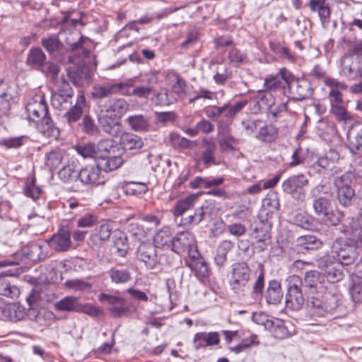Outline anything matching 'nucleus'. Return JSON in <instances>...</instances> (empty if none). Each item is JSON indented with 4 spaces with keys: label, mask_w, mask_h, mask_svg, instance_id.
<instances>
[{
    "label": "nucleus",
    "mask_w": 362,
    "mask_h": 362,
    "mask_svg": "<svg viewBox=\"0 0 362 362\" xmlns=\"http://www.w3.org/2000/svg\"><path fill=\"white\" fill-rule=\"evenodd\" d=\"M197 197L195 195H190L177 201L175 205L174 215L175 216L183 215L185 212L194 206Z\"/></svg>",
    "instance_id": "50"
},
{
    "label": "nucleus",
    "mask_w": 362,
    "mask_h": 362,
    "mask_svg": "<svg viewBox=\"0 0 362 362\" xmlns=\"http://www.w3.org/2000/svg\"><path fill=\"white\" fill-rule=\"evenodd\" d=\"M56 251H66L71 247V233L67 228H61L57 233L47 240Z\"/></svg>",
    "instance_id": "21"
},
{
    "label": "nucleus",
    "mask_w": 362,
    "mask_h": 362,
    "mask_svg": "<svg viewBox=\"0 0 362 362\" xmlns=\"http://www.w3.org/2000/svg\"><path fill=\"white\" fill-rule=\"evenodd\" d=\"M107 274L116 284H126L132 279V274L127 269L112 267L107 271Z\"/></svg>",
    "instance_id": "41"
},
{
    "label": "nucleus",
    "mask_w": 362,
    "mask_h": 362,
    "mask_svg": "<svg viewBox=\"0 0 362 362\" xmlns=\"http://www.w3.org/2000/svg\"><path fill=\"white\" fill-rule=\"evenodd\" d=\"M256 110H260L262 108H271L272 106L274 105L275 100L270 92L259 91L256 96Z\"/></svg>",
    "instance_id": "53"
},
{
    "label": "nucleus",
    "mask_w": 362,
    "mask_h": 362,
    "mask_svg": "<svg viewBox=\"0 0 362 362\" xmlns=\"http://www.w3.org/2000/svg\"><path fill=\"white\" fill-rule=\"evenodd\" d=\"M219 341V334L216 332H199L194 334L193 339V344L196 350H199L202 347L217 345Z\"/></svg>",
    "instance_id": "27"
},
{
    "label": "nucleus",
    "mask_w": 362,
    "mask_h": 362,
    "mask_svg": "<svg viewBox=\"0 0 362 362\" xmlns=\"http://www.w3.org/2000/svg\"><path fill=\"white\" fill-rule=\"evenodd\" d=\"M308 183V179L304 174L293 175L282 182L281 189L298 204H302L306 199L307 192L305 187Z\"/></svg>",
    "instance_id": "4"
},
{
    "label": "nucleus",
    "mask_w": 362,
    "mask_h": 362,
    "mask_svg": "<svg viewBox=\"0 0 362 362\" xmlns=\"http://www.w3.org/2000/svg\"><path fill=\"white\" fill-rule=\"evenodd\" d=\"M128 104L123 99L100 101L98 105V122L103 131L112 136L122 133V125L115 121L127 110Z\"/></svg>",
    "instance_id": "2"
},
{
    "label": "nucleus",
    "mask_w": 362,
    "mask_h": 362,
    "mask_svg": "<svg viewBox=\"0 0 362 362\" xmlns=\"http://www.w3.org/2000/svg\"><path fill=\"white\" fill-rule=\"evenodd\" d=\"M349 174H344L335 180L334 184L337 187V199L340 204L348 206L355 195V191L347 184H343L344 180L349 178Z\"/></svg>",
    "instance_id": "18"
},
{
    "label": "nucleus",
    "mask_w": 362,
    "mask_h": 362,
    "mask_svg": "<svg viewBox=\"0 0 362 362\" xmlns=\"http://www.w3.org/2000/svg\"><path fill=\"white\" fill-rule=\"evenodd\" d=\"M288 292L286 296V306L294 310H299L305 303V298L301 289L303 282L296 275L288 276L286 280Z\"/></svg>",
    "instance_id": "6"
},
{
    "label": "nucleus",
    "mask_w": 362,
    "mask_h": 362,
    "mask_svg": "<svg viewBox=\"0 0 362 362\" xmlns=\"http://www.w3.org/2000/svg\"><path fill=\"white\" fill-rule=\"evenodd\" d=\"M136 257L148 269L155 268L158 262L156 249L149 243H141L137 248Z\"/></svg>",
    "instance_id": "16"
},
{
    "label": "nucleus",
    "mask_w": 362,
    "mask_h": 362,
    "mask_svg": "<svg viewBox=\"0 0 362 362\" xmlns=\"http://www.w3.org/2000/svg\"><path fill=\"white\" fill-rule=\"evenodd\" d=\"M112 233V225L107 222H103L94 229L91 240L96 245H102L109 240Z\"/></svg>",
    "instance_id": "30"
},
{
    "label": "nucleus",
    "mask_w": 362,
    "mask_h": 362,
    "mask_svg": "<svg viewBox=\"0 0 362 362\" xmlns=\"http://www.w3.org/2000/svg\"><path fill=\"white\" fill-rule=\"evenodd\" d=\"M121 145L126 151H139L144 146L141 137L132 133H124L121 136Z\"/></svg>",
    "instance_id": "37"
},
{
    "label": "nucleus",
    "mask_w": 362,
    "mask_h": 362,
    "mask_svg": "<svg viewBox=\"0 0 362 362\" xmlns=\"http://www.w3.org/2000/svg\"><path fill=\"white\" fill-rule=\"evenodd\" d=\"M42 45L51 54H54L62 47V43L56 37H53L43 39Z\"/></svg>",
    "instance_id": "64"
},
{
    "label": "nucleus",
    "mask_w": 362,
    "mask_h": 362,
    "mask_svg": "<svg viewBox=\"0 0 362 362\" xmlns=\"http://www.w3.org/2000/svg\"><path fill=\"white\" fill-rule=\"evenodd\" d=\"M79 299L73 296H68L54 303V308L59 311L78 312Z\"/></svg>",
    "instance_id": "40"
},
{
    "label": "nucleus",
    "mask_w": 362,
    "mask_h": 362,
    "mask_svg": "<svg viewBox=\"0 0 362 362\" xmlns=\"http://www.w3.org/2000/svg\"><path fill=\"white\" fill-rule=\"evenodd\" d=\"M112 239L115 247L117 248L119 255L124 256L128 250L127 238L126 235L119 230H114Z\"/></svg>",
    "instance_id": "47"
},
{
    "label": "nucleus",
    "mask_w": 362,
    "mask_h": 362,
    "mask_svg": "<svg viewBox=\"0 0 362 362\" xmlns=\"http://www.w3.org/2000/svg\"><path fill=\"white\" fill-rule=\"evenodd\" d=\"M210 209L208 206L202 205L197 208L192 215L181 218V225L185 227L199 224L206 214H209Z\"/></svg>",
    "instance_id": "34"
},
{
    "label": "nucleus",
    "mask_w": 362,
    "mask_h": 362,
    "mask_svg": "<svg viewBox=\"0 0 362 362\" xmlns=\"http://www.w3.org/2000/svg\"><path fill=\"white\" fill-rule=\"evenodd\" d=\"M291 78L292 74L286 68H282L276 74L267 77L264 81V86L271 90H279L286 93Z\"/></svg>",
    "instance_id": "14"
},
{
    "label": "nucleus",
    "mask_w": 362,
    "mask_h": 362,
    "mask_svg": "<svg viewBox=\"0 0 362 362\" xmlns=\"http://www.w3.org/2000/svg\"><path fill=\"white\" fill-rule=\"evenodd\" d=\"M304 286L310 290V293H317L309 301L311 308L312 315L317 317L325 316V314L331 313L337 306V297L329 293H325L322 299L319 298V293H322L325 285L324 276L317 271L306 272L304 278Z\"/></svg>",
    "instance_id": "1"
},
{
    "label": "nucleus",
    "mask_w": 362,
    "mask_h": 362,
    "mask_svg": "<svg viewBox=\"0 0 362 362\" xmlns=\"http://www.w3.org/2000/svg\"><path fill=\"white\" fill-rule=\"evenodd\" d=\"M78 180L87 186H95L104 182L100 176V170L98 165H86L81 168L78 173Z\"/></svg>",
    "instance_id": "17"
},
{
    "label": "nucleus",
    "mask_w": 362,
    "mask_h": 362,
    "mask_svg": "<svg viewBox=\"0 0 362 362\" xmlns=\"http://www.w3.org/2000/svg\"><path fill=\"white\" fill-rule=\"evenodd\" d=\"M16 258L14 261L18 262L24 259H29L33 262L43 260L49 257L47 247L46 244L42 245L37 242H33L25 246L21 252L15 254Z\"/></svg>",
    "instance_id": "8"
},
{
    "label": "nucleus",
    "mask_w": 362,
    "mask_h": 362,
    "mask_svg": "<svg viewBox=\"0 0 362 362\" xmlns=\"http://www.w3.org/2000/svg\"><path fill=\"white\" fill-rule=\"evenodd\" d=\"M315 214L332 226L338 225L344 217L341 211H334L331 205L332 193L327 185H318L310 191Z\"/></svg>",
    "instance_id": "3"
},
{
    "label": "nucleus",
    "mask_w": 362,
    "mask_h": 362,
    "mask_svg": "<svg viewBox=\"0 0 362 362\" xmlns=\"http://www.w3.org/2000/svg\"><path fill=\"white\" fill-rule=\"evenodd\" d=\"M46 57L40 48L31 49L28 54L27 64L33 67L38 68L43 65Z\"/></svg>",
    "instance_id": "49"
},
{
    "label": "nucleus",
    "mask_w": 362,
    "mask_h": 362,
    "mask_svg": "<svg viewBox=\"0 0 362 362\" xmlns=\"http://www.w3.org/2000/svg\"><path fill=\"white\" fill-rule=\"evenodd\" d=\"M25 110L28 120L34 122H39L48 117V107L42 95H36L30 99L26 104Z\"/></svg>",
    "instance_id": "11"
},
{
    "label": "nucleus",
    "mask_w": 362,
    "mask_h": 362,
    "mask_svg": "<svg viewBox=\"0 0 362 362\" xmlns=\"http://www.w3.org/2000/svg\"><path fill=\"white\" fill-rule=\"evenodd\" d=\"M257 344H259V341L257 336L255 334H250L248 337L243 339L242 341L236 346L230 347V349L232 351L238 354L251 346Z\"/></svg>",
    "instance_id": "57"
},
{
    "label": "nucleus",
    "mask_w": 362,
    "mask_h": 362,
    "mask_svg": "<svg viewBox=\"0 0 362 362\" xmlns=\"http://www.w3.org/2000/svg\"><path fill=\"white\" fill-rule=\"evenodd\" d=\"M127 121L132 129L135 132H147L149 130V122L142 115L130 116L127 119Z\"/></svg>",
    "instance_id": "44"
},
{
    "label": "nucleus",
    "mask_w": 362,
    "mask_h": 362,
    "mask_svg": "<svg viewBox=\"0 0 362 362\" xmlns=\"http://www.w3.org/2000/svg\"><path fill=\"white\" fill-rule=\"evenodd\" d=\"M252 319L255 323L264 326L266 329L270 327V323H272V320H274L273 317L262 312L254 313Z\"/></svg>",
    "instance_id": "62"
},
{
    "label": "nucleus",
    "mask_w": 362,
    "mask_h": 362,
    "mask_svg": "<svg viewBox=\"0 0 362 362\" xmlns=\"http://www.w3.org/2000/svg\"><path fill=\"white\" fill-rule=\"evenodd\" d=\"M86 107V100L84 95L82 92H79L76 97L75 105L74 106L71 105L64 115L67 122L71 124L79 120Z\"/></svg>",
    "instance_id": "26"
},
{
    "label": "nucleus",
    "mask_w": 362,
    "mask_h": 362,
    "mask_svg": "<svg viewBox=\"0 0 362 362\" xmlns=\"http://www.w3.org/2000/svg\"><path fill=\"white\" fill-rule=\"evenodd\" d=\"M218 143L222 151H230L236 144L235 139L229 133L228 127L219 126L218 128Z\"/></svg>",
    "instance_id": "39"
},
{
    "label": "nucleus",
    "mask_w": 362,
    "mask_h": 362,
    "mask_svg": "<svg viewBox=\"0 0 362 362\" xmlns=\"http://www.w3.org/2000/svg\"><path fill=\"white\" fill-rule=\"evenodd\" d=\"M317 267L323 271L322 276L329 283L340 281L344 277L342 266L334 263L329 256H323L317 259Z\"/></svg>",
    "instance_id": "10"
},
{
    "label": "nucleus",
    "mask_w": 362,
    "mask_h": 362,
    "mask_svg": "<svg viewBox=\"0 0 362 362\" xmlns=\"http://www.w3.org/2000/svg\"><path fill=\"white\" fill-rule=\"evenodd\" d=\"M234 244L230 240H223L218 246L216 255L214 257L216 264L222 267L227 260L228 252L233 247Z\"/></svg>",
    "instance_id": "43"
},
{
    "label": "nucleus",
    "mask_w": 362,
    "mask_h": 362,
    "mask_svg": "<svg viewBox=\"0 0 362 362\" xmlns=\"http://www.w3.org/2000/svg\"><path fill=\"white\" fill-rule=\"evenodd\" d=\"M216 146L214 144H209L202 153V161L205 165H216L214 153Z\"/></svg>",
    "instance_id": "60"
},
{
    "label": "nucleus",
    "mask_w": 362,
    "mask_h": 362,
    "mask_svg": "<svg viewBox=\"0 0 362 362\" xmlns=\"http://www.w3.org/2000/svg\"><path fill=\"white\" fill-rule=\"evenodd\" d=\"M279 206L280 204L277 194H268L262 201L261 214L262 216L265 215L267 218H270L274 213L279 210Z\"/></svg>",
    "instance_id": "32"
},
{
    "label": "nucleus",
    "mask_w": 362,
    "mask_h": 362,
    "mask_svg": "<svg viewBox=\"0 0 362 362\" xmlns=\"http://www.w3.org/2000/svg\"><path fill=\"white\" fill-rule=\"evenodd\" d=\"M347 139L350 145L362 151V123L355 122L348 129Z\"/></svg>",
    "instance_id": "33"
},
{
    "label": "nucleus",
    "mask_w": 362,
    "mask_h": 362,
    "mask_svg": "<svg viewBox=\"0 0 362 362\" xmlns=\"http://www.w3.org/2000/svg\"><path fill=\"white\" fill-rule=\"evenodd\" d=\"M123 158L118 155L109 154L108 156H100L96 161L100 170L105 172H111L119 168L123 163Z\"/></svg>",
    "instance_id": "29"
},
{
    "label": "nucleus",
    "mask_w": 362,
    "mask_h": 362,
    "mask_svg": "<svg viewBox=\"0 0 362 362\" xmlns=\"http://www.w3.org/2000/svg\"><path fill=\"white\" fill-rule=\"evenodd\" d=\"M251 272L247 264L244 262L235 263L233 265L230 286L233 290H238L244 287L249 282Z\"/></svg>",
    "instance_id": "13"
},
{
    "label": "nucleus",
    "mask_w": 362,
    "mask_h": 362,
    "mask_svg": "<svg viewBox=\"0 0 362 362\" xmlns=\"http://www.w3.org/2000/svg\"><path fill=\"white\" fill-rule=\"evenodd\" d=\"M325 83L330 88L329 93L330 105L334 106L344 103L340 90H346L347 86L344 83L338 81L332 78H325Z\"/></svg>",
    "instance_id": "22"
},
{
    "label": "nucleus",
    "mask_w": 362,
    "mask_h": 362,
    "mask_svg": "<svg viewBox=\"0 0 362 362\" xmlns=\"http://www.w3.org/2000/svg\"><path fill=\"white\" fill-rule=\"evenodd\" d=\"M67 158V155L65 151L56 148L45 156V165L53 169L59 168L62 163L63 160Z\"/></svg>",
    "instance_id": "38"
},
{
    "label": "nucleus",
    "mask_w": 362,
    "mask_h": 362,
    "mask_svg": "<svg viewBox=\"0 0 362 362\" xmlns=\"http://www.w3.org/2000/svg\"><path fill=\"white\" fill-rule=\"evenodd\" d=\"M172 251L177 254L187 252L189 257L199 255L197 250V242L194 235L188 231L177 234L174 237Z\"/></svg>",
    "instance_id": "7"
},
{
    "label": "nucleus",
    "mask_w": 362,
    "mask_h": 362,
    "mask_svg": "<svg viewBox=\"0 0 362 362\" xmlns=\"http://www.w3.org/2000/svg\"><path fill=\"white\" fill-rule=\"evenodd\" d=\"M26 140L27 137L25 136L10 137L3 139L1 144L5 146L7 148H17L23 146Z\"/></svg>",
    "instance_id": "63"
},
{
    "label": "nucleus",
    "mask_w": 362,
    "mask_h": 362,
    "mask_svg": "<svg viewBox=\"0 0 362 362\" xmlns=\"http://www.w3.org/2000/svg\"><path fill=\"white\" fill-rule=\"evenodd\" d=\"M3 317L6 320L18 322L27 316L26 309L20 303H8L1 308Z\"/></svg>",
    "instance_id": "23"
},
{
    "label": "nucleus",
    "mask_w": 362,
    "mask_h": 362,
    "mask_svg": "<svg viewBox=\"0 0 362 362\" xmlns=\"http://www.w3.org/2000/svg\"><path fill=\"white\" fill-rule=\"evenodd\" d=\"M294 223L304 229H310L312 223V217L306 213H298L293 218Z\"/></svg>",
    "instance_id": "61"
},
{
    "label": "nucleus",
    "mask_w": 362,
    "mask_h": 362,
    "mask_svg": "<svg viewBox=\"0 0 362 362\" xmlns=\"http://www.w3.org/2000/svg\"><path fill=\"white\" fill-rule=\"evenodd\" d=\"M73 96V89L69 83L62 78L59 89L52 95L51 104L55 109L67 110L72 104Z\"/></svg>",
    "instance_id": "9"
},
{
    "label": "nucleus",
    "mask_w": 362,
    "mask_h": 362,
    "mask_svg": "<svg viewBox=\"0 0 362 362\" xmlns=\"http://www.w3.org/2000/svg\"><path fill=\"white\" fill-rule=\"evenodd\" d=\"M174 238L169 227H163L154 235L155 247L170 249L172 251Z\"/></svg>",
    "instance_id": "31"
},
{
    "label": "nucleus",
    "mask_w": 362,
    "mask_h": 362,
    "mask_svg": "<svg viewBox=\"0 0 362 362\" xmlns=\"http://www.w3.org/2000/svg\"><path fill=\"white\" fill-rule=\"evenodd\" d=\"M69 74L73 83L76 86H84L90 83V74L86 68H78L75 71L71 72Z\"/></svg>",
    "instance_id": "46"
},
{
    "label": "nucleus",
    "mask_w": 362,
    "mask_h": 362,
    "mask_svg": "<svg viewBox=\"0 0 362 362\" xmlns=\"http://www.w3.org/2000/svg\"><path fill=\"white\" fill-rule=\"evenodd\" d=\"M269 327L268 330L275 338L279 339L288 338L295 332L293 325L291 322H286L279 318H274Z\"/></svg>",
    "instance_id": "19"
},
{
    "label": "nucleus",
    "mask_w": 362,
    "mask_h": 362,
    "mask_svg": "<svg viewBox=\"0 0 362 362\" xmlns=\"http://www.w3.org/2000/svg\"><path fill=\"white\" fill-rule=\"evenodd\" d=\"M330 112L339 122H346L351 118V115L347 111L344 103L331 106Z\"/></svg>",
    "instance_id": "58"
},
{
    "label": "nucleus",
    "mask_w": 362,
    "mask_h": 362,
    "mask_svg": "<svg viewBox=\"0 0 362 362\" xmlns=\"http://www.w3.org/2000/svg\"><path fill=\"white\" fill-rule=\"evenodd\" d=\"M247 104V100H241L234 105L225 104L222 106L223 115L226 118H232L240 112Z\"/></svg>",
    "instance_id": "56"
},
{
    "label": "nucleus",
    "mask_w": 362,
    "mask_h": 362,
    "mask_svg": "<svg viewBox=\"0 0 362 362\" xmlns=\"http://www.w3.org/2000/svg\"><path fill=\"white\" fill-rule=\"evenodd\" d=\"M0 294L13 298L19 296L20 290L11 285L6 276L0 275Z\"/></svg>",
    "instance_id": "45"
},
{
    "label": "nucleus",
    "mask_w": 362,
    "mask_h": 362,
    "mask_svg": "<svg viewBox=\"0 0 362 362\" xmlns=\"http://www.w3.org/2000/svg\"><path fill=\"white\" fill-rule=\"evenodd\" d=\"M264 286V274L263 270L261 269L252 286V295L256 299L262 298Z\"/></svg>",
    "instance_id": "59"
},
{
    "label": "nucleus",
    "mask_w": 362,
    "mask_h": 362,
    "mask_svg": "<svg viewBox=\"0 0 362 362\" xmlns=\"http://www.w3.org/2000/svg\"><path fill=\"white\" fill-rule=\"evenodd\" d=\"M288 92L293 100H302L312 95L313 89L308 80L305 78H296L292 74Z\"/></svg>",
    "instance_id": "12"
},
{
    "label": "nucleus",
    "mask_w": 362,
    "mask_h": 362,
    "mask_svg": "<svg viewBox=\"0 0 362 362\" xmlns=\"http://www.w3.org/2000/svg\"><path fill=\"white\" fill-rule=\"evenodd\" d=\"M99 300L109 305L108 309L115 317L122 316L127 311L124 300L122 298L102 293Z\"/></svg>",
    "instance_id": "20"
},
{
    "label": "nucleus",
    "mask_w": 362,
    "mask_h": 362,
    "mask_svg": "<svg viewBox=\"0 0 362 362\" xmlns=\"http://www.w3.org/2000/svg\"><path fill=\"white\" fill-rule=\"evenodd\" d=\"M95 145L98 158H99L100 156L112 154L117 149L115 141L110 139H102Z\"/></svg>",
    "instance_id": "52"
},
{
    "label": "nucleus",
    "mask_w": 362,
    "mask_h": 362,
    "mask_svg": "<svg viewBox=\"0 0 362 362\" xmlns=\"http://www.w3.org/2000/svg\"><path fill=\"white\" fill-rule=\"evenodd\" d=\"M198 256L190 257L187 265L198 279L203 280L209 276L210 269L208 263L202 257L198 258Z\"/></svg>",
    "instance_id": "25"
},
{
    "label": "nucleus",
    "mask_w": 362,
    "mask_h": 362,
    "mask_svg": "<svg viewBox=\"0 0 362 362\" xmlns=\"http://www.w3.org/2000/svg\"><path fill=\"white\" fill-rule=\"evenodd\" d=\"M264 297L267 303L269 304L275 305L281 301L283 297V293L281 291V285L277 281L272 280L269 282Z\"/></svg>",
    "instance_id": "35"
},
{
    "label": "nucleus",
    "mask_w": 362,
    "mask_h": 362,
    "mask_svg": "<svg viewBox=\"0 0 362 362\" xmlns=\"http://www.w3.org/2000/svg\"><path fill=\"white\" fill-rule=\"evenodd\" d=\"M278 137V129L272 124L265 125L261 127L257 135V138L264 142H272Z\"/></svg>",
    "instance_id": "48"
},
{
    "label": "nucleus",
    "mask_w": 362,
    "mask_h": 362,
    "mask_svg": "<svg viewBox=\"0 0 362 362\" xmlns=\"http://www.w3.org/2000/svg\"><path fill=\"white\" fill-rule=\"evenodd\" d=\"M77 165L75 161L69 162L66 165L63 166L59 171V177L64 182H71L78 179Z\"/></svg>",
    "instance_id": "42"
},
{
    "label": "nucleus",
    "mask_w": 362,
    "mask_h": 362,
    "mask_svg": "<svg viewBox=\"0 0 362 362\" xmlns=\"http://www.w3.org/2000/svg\"><path fill=\"white\" fill-rule=\"evenodd\" d=\"M36 123V129L39 134V138L52 140L57 139L59 136V129L55 127L49 117Z\"/></svg>",
    "instance_id": "24"
},
{
    "label": "nucleus",
    "mask_w": 362,
    "mask_h": 362,
    "mask_svg": "<svg viewBox=\"0 0 362 362\" xmlns=\"http://www.w3.org/2000/svg\"><path fill=\"white\" fill-rule=\"evenodd\" d=\"M77 153L85 158H94L95 162L98 160L96 145L94 143H87L76 146Z\"/></svg>",
    "instance_id": "55"
},
{
    "label": "nucleus",
    "mask_w": 362,
    "mask_h": 362,
    "mask_svg": "<svg viewBox=\"0 0 362 362\" xmlns=\"http://www.w3.org/2000/svg\"><path fill=\"white\" fill-rule=\"evenodd\" d=\"M121 85L95 86L92 91V95L95 98L102 99L112 94L117 93V90Z\"/></svg>",
    "instance_id": "51"
},
{
    "label": "nucleus",
    "mask_w": 362,
    "mask_h": 362,
    "mask_svg": "<svg viewBox=\"0 0 362 362\" xmlns=\"http://www.w3.org/2000/svg\"><path fill=\"white\" fill-rule=\"evenodd\" d=\"M331 253L340 265H350L358 258L357 247L346 240L337 239L332 245Z\"/></svg>",
    "instance_id": "5"
},
{
    "label": "nucleus",
    "mask_w": 362,
    "mask_h": 362,
    "mask_svg": "<svg viewBox=\"0 0 362 362\" xmlns=\"http://www.w3.org/2000/svg\"><path fill=\"white\" fill-rule=\"evenodd\" d=\"M341 74L349 80L362 78V63L357 58L344 55L341 59Z\"/></svg>",
    "instance_id": "15"
},
{
    "label": "nucleus",
    "mask_w": 362,
    "mask_h": 362,
    "mask_svg": "<svg viewBox=\"0 0 362 362\" xmlns=\"http://www.w3.org/2000/svg\"><path fill=\"white\" fill-rule=\"evenodd\" d=\"M358 274L351 279L349 294L355 303H362V261L356 264Z\"/></svg>",
    "instance_id": "28"
},
{
    "label": "nucleus",
    "mask_w": 362,
    "mask_h": 362,
    "mask_svg": "<svg viewBox=\"0 0 362 362\" xmlns=\"http://www.w3.org/2000/svg\"><path fill=\"white\" fill-rule=\"evenodd\" d=\"M346 229V233H354L360 229H362V209L354 216L348 217L344 223Z\"/></svg>",
    "instance_id": "54"
},
{
    "label": "nucleus",
    "mask_w": 362,
    "mask_h": 362,
    "mask_svg": "<svg viewBox=\"0 0 362 362\" xmlns=\"http://www.w3.org/2000/svg\"><path fill=\"white\" fill-rule=\"evenodd\" d=\"M322 245V241L313 235H302L296 239V246L298 247V250L302 252H303V250H315Z\"/></svg>",
    "instance_id": "36"
}]
</instances>
